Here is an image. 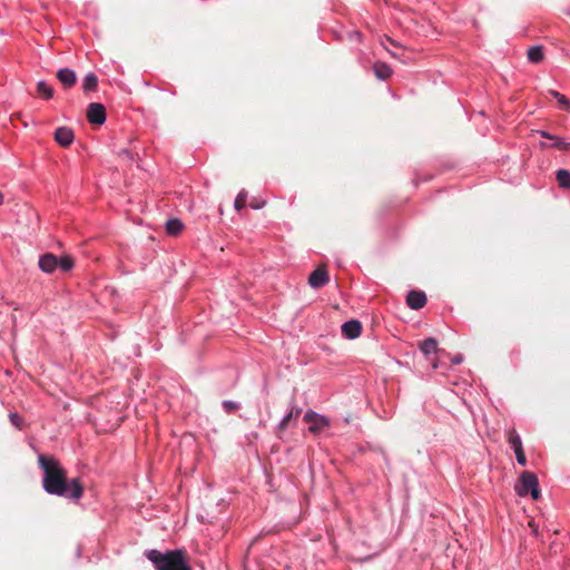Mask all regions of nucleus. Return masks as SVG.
Returning <instances> with one entry per match:
<instances>
[{"label": "nucleus", "instance_id": "f257e3e1", "mask_svg": "<svg viewBox=\"0 0 570 570\" xmlns=\"http://www.w3.org/2000/svg\"><path fill=\"white\" fill-rule=\"evenodd\" d=\"M38 463L43 471L42 488L51 494L78 500L83 494V485L79 478L67 479V472L52 455L40 454Z\"/></svg>", "mask_w": 570, "mask_h": 570}, {"label": "nucleus", "instance_id": "f03ea898", "mask_svg": "<svg viewBox=\"0 0 570 570\" xmlns=\"http://www.w3.org/2000/svg\"><path fill=\"white\" fill-rule=\"evenodd\" d=\"M146 557L155 564L156 570H193L184 549L168 550L165 553L153 549L146 552Z\"/></svg>", "mask_w": 570, "mask_h": 570}, {"label": "nucleus", "instance_id": "7ed1b4c3", "mask_svg": "<svg viewBox=\"0 0 570 570\" xmlns=\"http://www.w3.org/2000/svg\"><path fill=\"white\" fill-rule=\"evenodd\" d=\"M38 266L46 274H51L57 268L69 272L73 268L75 261L70 255L58 257L52 253H46L39 257Z\"/></svg>", "mask_w": 570, "mask_h": 570}, {"label": "nucleus", "instance_id": "20e7f679", "mask_svg": "<svg viewBox=\"0 0 570 570\" xmlns=\"http://www.w3.org/2000/svg\"><path fill=\"white\" fill-rule=\"evenodd\" d=\"M514 490L520 497L531 494L533 500H539L541 497L538 478L530 471L522 472Z\"/></svg>", "mask_w": 570, "mask_h": 570}, {"label": "nucleus", "instance_id": "39448f33", "mask_svg": "<svg viewBox=\"0 0 570 570\" xmlns=\"http://www.w3.org/2000/svg\"><path fill=\"white\" fill-rule=\"evenodd\" d=\"M304 421L309 423L308 430L314 434L320 433L330 425V420L326 416L311 410L305 413Z\"/></svg>", "mask_w": 570, "mask_h": 570}, {"label": "nucleus", "instance_id": "423d86ee", "mask_svg": "<svg viewBox=\"0 0 570 570\" xmlns=\"http://www.w3.org/2000/svg\"><path fill=\"white\" fill-rule=\"evenodd\" d=\"M508 442L515 453L517 461L520 465L527 464V458L522 448V441L517 433L515 429H510L507 432Z\"/></svg>", "mask_w": 570, "mask_h": 570}, {"label": "nucleus", "instance_id": "0eeeda50", "mask_svg": "<svg viewBox=\"0 0 570 570\" xmlns=\"http://www.w3.org/2000/svg\"><path fill=\"white\" fill-rule=\"evenodd\" d=\"M328 281L330 276L325 266H318L308 277V284L314 288L323 287Z\"/></svg>", "mask_w": 570, "mask_h": 570}, {"label": "nucleus", "instance_id": "6e6552de", "mask_svg": "<svg viewBox=\"0 0 570 570\" xmlns=\"http://www.w3.org/2000/svg\"><path fill=\"white\" fill-rule=\"evenodd\" d=\"M75 139V135L72 129L69 127H59L55 131V140L61 146V147H69Z\"/></svg>", "mask_w": 570, "mask_h": 570}, {"label": "nucleus", "instance_id": "1a4fd4ad", "mask_svg": "<svg viewBox=\"0 0 570 570\" xmlns=\"http://www.w3.org/2000/svg\"><path fill=\"white\" fill-rule=\"evenodd\" d=\"M362 333V324L357 320H351L342 325V334L348 338H357Z\"/></svg>", "mask_w": 570, "mask_h": 570}, {"label": "nucleus", "instance_id": "9d476101", "mask_svg": "<svg viewBox=\"0 0 570 570\" xmlns=\"http://www.w3.org/2000/svg\"><path fill=\"white\" fill-rule=\"evenodd\" d=\"M406 304L412 309H420L426 304V296L423 292L411 291L406 296Z\"/></svg>", "mask_w": 570, "mask_h": 570}, {"label": "nucleus", "instance_id": "9b49d317", "mask_svg": "<svg viewBox=\"0 0 570 570\" xmlns=\"http://www.w3.org/2000/svg\"><path fill=\"white\" fill-rule=\"evenodd\" d=\"M57 79L63 87L70 88L76 83L77 75L72 69L62 68L57 71Z\"/></svg>", "mask_w": 570, "mask_h": 570}, {"label": "nucleus", "instance_id": "f8f14e48", "mask_svg": "<svg viewBox=\"0 0 570 570\" xmlns=\"http://www.w3.org/2000/svg\"><path fill=\"white\" fill-rule=\"evenodd\" d=\"M106 109H87V119L92 125H102L106 120Z\"/></svg>", "mask_w": 570, "mask_h": 570}, {"label": "nucleus", "instance_id": "ddd939ff", "mask_svg": "<svg viewBox=\"0 0 570 570\" xmlns=\"http://www.w3.org/2000/svg\"><path fill=\"white\" fill-rule=\"evenodd\" d=\"M375 76L381 80L389 79L393 71L392 68L384 62H376L373 67Z\"/></svg>", "mask_w": 570, "mask_h": 570}, {"label": "nucleus", "instance_id": "4468645a", "mask_svg": "<svg viewBox=\"0 0 570 570\" xmlns=\"http://www.w3.org/2000/svg\"><path fill=\"white\" fill-rule=\"evenodd\" d=\"M546 102L551 104V105L562 106V105H568L569 100L564 95H562L556 90H550V91H548V94L546 96Z\"/></svg>", "mask_w": 570, "mask_h": 570}, {"label": "nucleus", "instance_id": "2eb2a0df", "mask_svg": "<svg viewBox=\"0 0 570 570\" xmlns=\"http://www.w3.org/2000/svg\"><path fill=\"white\" fill-rule=\"evenodd\" d=\"M302 410L299 407H292L289 413L283 417V420L279 422L277 429L279 432H284L292 420H297Z\"/></svg>", "mask_w": 570, "mask_h": 570}, {"label": "nucleus", "instance_id": "dca6fc26", "mask_svg": "<svg viewBox=\"0 0 570 570\" xmlns=\"http://www.w3.org/2000/svg\"><path fill=\"white\" fill-rule=\"evenodd\" d=\"M556 179L559 187L569 189L570 188V171L567 169H559L556 173Z\"/></svg>", "mask_w": 570, "mask_h": 570}, {"label": "nucleus", "instance_id": "f3484780", "mask_svg": "<svg viewBox=\"0 0 570 570\" xmlns=\"http://www.w3.org/2000/svg\"><path fill=\"white\" fill-rule=\"evenodd\" d=\"M184 228L181 220L178 218L169 219L166 224V230L171 236H177Z\"/></svg>", "mask_w": 570, "mask_h": 570}, {"label": "nucleus", "instance_id": "a211bd4d", "mask_svg": "<svg viewBox=\"0 0 570 570\" xmlns=\"http://www.w3.org/2000/svg\"><path fill=\"white\" fill-rule=\"evenodd\" d=\"M98 79L95 73L89 72L85 76L82 80V89L86 92L92 91L97 88Z\"/></svg>", "mask_w": 570, "mask_h": 570}, {"label": "nucleus", "instance_id": "6ab92c4d", "mask_svg": "<svg viewBox=\"0 0 570 570\" xmlns=\"http://www.w3.org/2000/svg\"><path fill=\"white\" fill-rule=\"evenodd\" d=\"M420 350L425 354L429 355L431 353L438 352V342L436 340L430 337L424 340L420 343Z\"/></svg>", "mask_w": 570, "mask_h": 570}, {"label": "nucleus", "instance_id": "aec40b11", "mask_svg": "<svg viewBox=\"0 0 570 570\" xmlns=\"http://www.w3.org/2000/svg\"><path fill=\"white\" fill-rule=\"evenodd\" d=\"M528 59L531 62L538 63L543 59V50L541 47H532L528 50Z\"/></svg>", "mask_w": 570, "mask_h": 570}, {"label": "nucleus", "instance_id": "412c9836", "mask_svg": "<svg viewBox=\"0 0 570 570\" xmlns=\"http://www.w3.org/2000/svg\"><path fill=\"white\" fill-rule=\"evenodd\" d=\"M37 94L45 99H49L52 97V88L45 81H39L37 83Z\"/></svg>", "mask_w": 570, "mask_h": 570}, {"label": "nucleus", "instance_id": "4be33fe9", "mask_svg": "<svg viewBox=\"0 0 570 570\" xmlns=\"http://www.w3.org/2000/svg\"><path fill=\"white\" fill-rule=\"evenodd\" d=\"M246 199H247V193L245 190H242L236 199H235V203H234V207L236 210H240L245 207L246 205Z\"/></svg>", "mask_w": 570, "mask_h": 570}, {"label": "nucleus", "instance_id": "5701e85b", "mask_svg": "<svg viewBox=\"0 0 570 570\" xmlns=\"http://www.w3.org/2000/svg\"><path fill=\"white\" fill-rule=\"evenodd\" d=\"M223 407L227 413H232L238 410L239 405L233 401H224Z\"/></svg>", "mask_w": 570, "mask_h": 570}, {"label": "nucleus", "instance_id": "b1692460", "mask_svg": "<svg viewBox=\"0 0 570 570\" xmlns=\"http://www.w3.org/2000/svg\"><path fill=\"white\" fill-rule=\"evenodd\" d=\"M9 417H10L11 423H12L14 426H17V428H19V429H20V426H21V422H22V419H21L17 413H11V414L9 415Z\"/></svg>", "mask_w": 570, "mask_h": 570}, {"label": "nucleus", "instance_id": "393cba45", "mask_svg": "<svg viewBox=\"0 0 570 570\" xmlns=\"http://www.w3.org/2000/svg\"><path fill=\"white\" fill-rule=\"evenodd\" d=\"M556 140V144H554V147L559 150H567V146H566V142L561 141L558 137Z\"/></svg>", "mask_w": 570, "mask_h": 570}, {"label": "nucleus", "instance_id": "a878e982", "mask_svg": "<svg viewBox=\"0 0 570 570\" xmlns=\"http://www.w3.org/2000/svg\"><path fill=\"white\" fill-rule=\"evenodd\" d=\"M539 132H540V135H541L542 137H544V138L552 139V140H553V139H557V137H556V136H552V135H550V134H549V132H547V131H539Z\"/></svg>", "mask_w": 570, "mask_h": 570}, {"label": "nucleus", "instance_id": "bb28decb", "mask_svg": "<svg viewBox=\"0 0 570 570\" xmlns=\"http://www.w3.org/2000/svg\"><path fill=\"white\" fill-rule=\"evenodd\" d=\"M16 118H17V119H19V118H20V114H19V112L12 114V115L10 116V121H11V122H13Z\"/></svg>", "mask_w": 570, "mask_h": 570}, {"label": "nucleus", "instance_id": "cd10ccee", "mask_svg": "<svg viewBox=\"0 0 570 570\" xmlns=\"http://www.w3.org/2000/svg\"><path fill=\"white\" fill-rule=\"evenodd\" d=\"M452 362H453V363H455V364L461 363V362H462V356H461V355L455 356V357L452 360Z\"/></svg>", "mask_w": 570, "mask_h": 570}, {"label": "nucleus", "instance_id": "c85d7f7f", "mask_svg": "<svg viewBox=\"0 0 570 570\" xmlns=\"http://www.w3.org/2000/svg\"><path fill=\"white\" fill-rule=\"evenodd\" d=\"M529 525L532 528V531L533 533L537 535L538 534V527H534L533 523H529Z\"/></svg>", "mask_w": 570, "mask_h": 570}, {"label": "nucleus", "instance_id": "c756f323", "mask_svg": "<svg viewBox=\"0 0 570 570\" xmlns=\"http://www.w3.org/2000/svg\"><path fill=\"white\" fill-rule=\"evenodd\" d=\"M250 206H252L253 208H255V209L261 208V205H259V204H257V203H252V204H250Z\"/></svg>", "mask_w": 570, "mask_h": 570}, {"label": "nucleus", "instance_id": "7c9ffc66", "mask_svg": "<svg viewBox=\"0 0 570 570\" xmlns=\"http://www.w3.org/2000/svg\"><path fill=\"white\" fill-rule=\"evenodd\" d=\"M3 200H4V196H3V194L0 191V205H2V204H3Z\"/></svg>", "mask_w": 570, "mask_h": 570}, {"label": "nucleus", "instance_id": "2f4dec72", "mask_svg": "<svg viewBox=\"0 0 570 570\" xmlns=\"http://www.w3.org/2000/svg\"><path fill=\"white\" fill-rule=\"evenodd\" d=\"M89 107L98 108V107H102V106L100 104H91Z\"/></svg>", "mask_w": 570, "mask_h": 570}, {"label": "nucleus", "instance_id": "473e14b6", "mask_svg": "<svg viewBox=\"0 0 570 570\" xmlns=\"http://www.w3.org/2000/svg\"><path fill=\"white\" fill-rule=\"evenodd\" d=\"M121 153H122V154H125V155H127V156H129V151H128V150H126V149H124Z\"/></svg>", "mask_w": 570, "mask_h": 570}, {"label": "nucleus", "instance_id": "72a5a7b5", "mask_svg": "<svg viewBox=\"0 0 570 570\" xmlns=\"http://www.w3.org/2000/svg\"><path fill=\"white\" fill-rule=\"evenodd\" d=\"M567 150H570V142H566Z\"/></svg>", "mask_w": 570, "mask_h": 570}]
</instances>
